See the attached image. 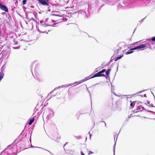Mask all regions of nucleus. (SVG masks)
<instances>
[{"mask_svg": "<svg viewBox=\"0 0 155 155\" xmlns=\"http://www.w3.org/2000/svg\"><path fill=\"white\" fill-rule=\"evenodd\" d=\"M34 67V71H35V76L34 75L32 71V72L33 75L35 78L37 80L39 81H41V79L40 78H39V64L38 63L37 61H35L31 65V67Z\"/></svg>", "mask_w": 155, "mask_h": 155, "instance_id": "nucleus-1", "label": "nucleus"}, {"mask_svg": "<svg viewBox=\"0 0 155 155\" xmlns=\"http://www.w3.org/2000/svg\"><path fill=\"white\" fill-rule=\"evenodd\" d=\"M45 114H47L46 119L49 120L51 119L54 116V112L53 111L52 109L49 108L45 110Z\"/></svg>", "mask_w": 155, "mask_h": 155, "instance_id": "nucleus-2", "label": "nucleus"}, {"mask_svg": "<svg viewBox=\"0 0 155 155\" xmlns=\"http://www.w3.org/2000/svg\"><path fill=\"white\" fill-rule=\"evenodd\" d=\"M0 9L6 12H8V9L6 6L3 5L0 3Z\"/></svg>", "mask_w": 155, "mask_h": 155, "instance_id": "nucleus-3", "label": "nucleus"}, {"mask_svg": "<svg viewBox=\"0 0 155 155\" xmlns=\"http://www.w3.org/2000/svg\"><path fill=\"white\" fill-rule=\"evenodd\" d=\"M145 49L144 48V45L143 44H141L140 45L137 46L134 48H133L132 50H137L139 49L140 50H144Z\"/></svg>", "mask_w": 155, "mask_h": 155, "instance_id": "nucleus-4", "label": "nucleus"}, {"mask_svg": "<svg viewBox=\"0 0 155 155\" xmlns=\"http://www.w3.org/2000/svg\"><path fill=\"white\" fill-rule=\"evenodd\" d=\"M119 0H117V1H115L114 0L107 1V3L110 5H113L116 4Z\"/></svg>", "mask_w": 155, "mask_h": 155, "instance_id": "nucleus-5", "label": "nucleus"}, {"mask_svg": "<svg viewBox=\"0 0 155 155\" xmlns=\"http://www.w3.org/2000/svg\"><path fill=\"white\" fill-rule=\"evenodd\" d=\"M38 1L41 4L43 5H46L48 6L49 2L48 0H38Z\"/></svg>", "mask_w": 155, "mask_h": 155, "instance_id": "nucleus-6", "label": "nucleus"}, {"mask_svg": "<svg viewBox=\"0 0 155 155\" xmlns=\"http://www.w3.org/2000/svg\"><path fill=\"white\" fill-rule=\"evenodd\" d=\"M100 76L105 77V75L104 74H102L101 71H100L95 74L93 76L91 77V78H93L95 77Z\"/></svg>", "mask_w": 155, "mask_h": 155, "instance_id": "nucleus-7", "label": "nucleus"}, {"mask_svg": "<svg viewBox=\"0 0 155 155\" xmlns=\"http://www.w3.org/2000/svg\"><path fill=\"white\" fill-rule=\"evenodd\" d=\"M146 41H148L150 46H151L152 48H154L155 46V42L153 41H152L150 39H146Z\"/></svg>", "mask_w": 155, "mask_h": 155, "instance_id": "nucleus-8", "label": "nucleus"}, {"mask_svg": "<svg viewBox=\"0 0 155 155\" xmlns=\"http://www.w3.org/2000/svg\"><path fill=\"white\" fill-rule=\"evenodd\" d=\"M143 45H144V48L145 49L148 48L151 49H152V47H151V46H150V44L149 43L148 41H147L144 44H143Z\"/></svg>", "mask_w": 155, "mask_h": 155, "instance_id": "nucleus-9", "label": "nucleus"}, {"mask_svg": "<svg viewBox=\"0 0 155 155\" xmlns=\"http://www.w3.org/2000/svg\"><path fill=\"white\" fill-rule=\"evenodd\" d=\"M40 24L43 27H46L51 26L50 25H48V24H46L45 22L43 21H40Z\"/></svg>", "mask_w": 155, "mask_h": 155, "instance_id": "nucleus-10", "label": "nucleus"}, {"mask_svg": "<svg viewBox=\"0 0 155 155\" xmlns=\"http://www.w3.org/2000/svg\"><path fill=\"white\" fill-rule=\"evenodd\" d=\"M73 84H65L64 85H63L60 86H59L58 87L57 89L58 88H60L63 87H67L69 86H70L71 85H72Z\"/></svg>", "mask_w": 155, "mask_h": 155, "instance_id": "nucleus-11", "label": "nucleus"}, {"mask_svg": "<svg viewBox=\"0 0 155 155\" xmlns=\"http://www.w3.org/2000/svg\"><path fill=\"white\" fill-rule=\"evenodd\" d=\"M3 66H2L1 68V71L0 72V78L2 79V78H3L4 75V74L3 72V71H4L3 70Z\"/></svg>", "mask_w": 155, "mask_h": 155, "instance_id": "nucleus-12", "label": "nucleus"}, {"mask_svg": "<svg viewBox=\"0 0 155 155\" xmlns=\"http://www.w3.org/2000/svg\"><path fill=\"white\" fill-rule=\"evenodd\" d=\"M82 14L84 15H85L87 17H88L90 15L89 12H88V10L87 11V12L86 11H82Z\"/></svg>", "mask_w": 155, "mask_h": 155, "instance_id": "nucleus-13", "label": "nucleus"}, {"mask_svg": "<svg viewBox=\"0 0 155 155\" xmlns=\"http://www.w3.org/2000/svg\"><path fill=\"white\" fill-rule=\"evenodd\" d=\"M74 152V150H67V153L68 154L71 155H73Z\"/></svg>", "mask_w": 155, "mask_h": 155, "instance_id": "nucleus-14", "label": "nucleus"}, {"mask_svg": "<svg viewBox=\"0 0 155 155\" xmlns=\"http://www.w3.org/2000/svg\"><path fill=\"white\" fill-rule=\"evenodd\" d=\"M123 56V54H120V55H118L117 57L115 59L114 61H117L119 59H120Z\"/></svg>", "mask_w": 155, "mask_h": 155, "instance_id": "nucleus-15", "label": "nucleus"}, {"mask_svg": "<svg viewBox=\"0 0 155 155\" xmlns=\"http://www.w3.org/2000/svg\"><path fill=\"white\" fill-rule=\"evenodd\" d=\"M34 120H35L34 118V117H33L31 119H30V120H29V121L28 123V124L29 125H31L32 124L33 122L34 121Z\"/></svg>", "mask_w": 155, "mask_h": 155, "instance_id": "nucleus-16", "label": "nucleus"}, {"mask_svg": "<svg viewBox=\"0 0 155 155\" xmlns=\"http://www.w3.org/2000/svg\"><path fill=\"white\" fill-rule=\"evenodd\" d=\"M91 76V75L89 77H87L85 78H84L83 79L81 80V81H82V82H83L85 81H87V80L91 78V77H90Z\"/></svg>", "mask_w": 155, "mask_h": 155, "instance_id": "nucleus-17", "label": "nucleus"}, {"mask_svg": "<svg viewBox=\"0 0 155 155\" xmlns=\"http://www.w3.org/2000/svg\"><path fill=\"white\" fill-rule=\"evenodd\" d=\"M141 109H142L143 110H145L146 109L144 108V107L141 106H139L137 107V110H140Z\"/></svg>", "mask_w": 155, "mask_h": 155, "instance_id": "nucleus-18", "label": "nucleus"}, {"mask_svg": "<svg viewBox=\"0 0 155 155\" xmlns=\"http://www.w3.org/2000/svg\"><path fill=\"white\" fill-rule=\"evenodd\" d=\"M121 47H120L119 48H118L117 50H115L114 51V54H117L118 53L119 51L121 50Z\"/></svg>", "mask_w": 155, "mask_h": 155, "instance_id": "nucleus-19", "label": "nucleus"}, {"mask_svg": "<svg viewBox=\"0 0 155 155\" xmlns=\"http://www.w3.org/2000/svg\"><path fill=\"white\" fill-rule=\"evenodd\" d=\"M132 49H133V48H131L130 50H128L126 53V54H127L132 53L133 52L132 51L134 50H132Z\"/></svg>", "mask_w": 155, "mask_h": 155, "instance_id": "nucleus-20", "label": "nucleus"}, {"mask_svg": "<svg viewBox=\"0 0 155 155\" xmlns=\"http://www.w3.org/2000/svg\"><path fill=\"white\" fill-rule=\"evenodd\" d=\"M10 52L9 51H7L4 54V55H5L6 58H7L9 55Z\"/></svg>", "mask_w": 155, "mask_h": 155, "instance_id": "nucleus-21", "label": "nucleus"}, {"mask_svg": "<svg viewBox=\"0 0 155 155\" xmlns=\"http://www.w3.org/2000/svg\"><path fill=\"white\" fill-rule=\"evenodd\" d=\"M82 83V81L81 80H80V81H79L75 82L74 83H72L70 84H73L72 85H74V84H79L81 83Z\"/></svg>", "mask_w": 155, "mask_h": 155, "instance_id": "nucleus-22", "label": "nucleus"}, {"mask_svg": "<svg viewBox=\"0 0 155 155\" xmlns=\"http://www.w3.org/2000/svg\"><path fill=\"white\" fill-rule=\"evenodd\" d=\"M111 71V69H108L107 71L106 72V74L107 76H108L109 74H110V72Z\"/></svg>", "mask_w": 155, "mask_h": 155, "instance_id": "nucleus-23", "label": "nucleus"}, {"mask_svg": "<svg viewBox=\"0 0 155 155\" xmlns=\"http://www.w3.org/2000/svg\"><path fill=\"white\" fill-rule=\"evenodd\" d=\"M14 1H15V5L16 7L18 5V1L17 0H13Z\"/></svg>", "mask_w": 155, "mask_h": 155, "instance_id": "nucleus-24", "label": "nucleus"}, {"mask_svg": "<svg viewBox=\"0 0 155 155\" xmlns=\"http://www.w3.org/2000/svg\"><path fill=\"white\" fill-rule=\"evenodd\" d=\"M116 141H115V144L113 146V151H114V155L115 154V145H116Z\"/></svg>", "mask_w": 155, "mask_h": 155, "instance_id": "nucleus-25", "label": "nucleus"}, {"mask_svg": "<svg viewBox=\"0 0 155 155\" xmlns=\"http://www.w3.org/2000/svg\"><path fill=\"white\" fill-rule=\"evenodd\" d=\"M27 0H23L22 1V4L23 5H25L26 3Z\"/></svg>", "mask_w": 155, "mask_h": 155, "instance_id": "nucleus-26", "label": "nucleus"}, {"mask_svg": "<svg viewBox=\"0 0 155 155\" xmlns=\"http://www.w3.org/2000/svg\"><path fill=\"white\" fill-rule=\"evenodd\" d=\"M75 137L78 139H79L81 138V137L80 136H75Z\"/></svg>", "mask_w": 155, "mask_h": 155, "instance_id": "nucleus-27", "label": "nucleus"}, {"mask_svg": "<svg viewBox=\"0 0 155 155\" xmlns=\"http://www.w3.org/2000/svg\"><path fill=\"white\" fill-rule=\"evenodd\" d=\"M38 147V148H41V149H43L44 150H46V151H48V152H49L50 153H51V152H50V151H49V150H46V149H44V148H41V147Z\"/></svg>", "mask_w": 155, "mask_h": 155, "instance_id": "nucleus-28", "label": "nucleus"}, {"mask_svg": "<svg viewBox=\"0 0 155 155\" xmlns=\"http://www.w3.org/2000/svg\"><path fill=\"white\" fill-rule=\"evenodd\" d=\"M150 39H151L152 40V41L155 42V36L152 38H151Z\"/></svg>", "mask_w": 155, "mask_h": 155, "instance_id": "nucleus-29", "label": "nucleus"}, {"mask_svg": "<svg viewBox=\"0 0 155 155\" xmlns=\"http://www.w3.org/2000/svg\"><path fill=\"white\" fill-rule=\"evenodd\" d=\"M106 71L105 69H103L101 72L102 74V73H104Z\"/></svg>", "mask_w": 155, "mask_h": 155, "instance_id": "nucleus-30", "label": "nucleus"}, {"mask_svg": "<svg viewBox=\"0 0 155 155\" xmlns=\"http://www.w3.org/2000/svg\"><path fill=\"white\" fill-rule=\"evenodd\" d=\"M31 20H33V21H36L33 18H31L29 20V21H30Z\"/></svg>", "mask_w": 155, "mask_h": 155, "instance_id": "nucleus-31", "label": "nucleus"}, {"mask_svg": "<svg viewBox=\"0 0 155 155\" xmlns=\"http://www.w3.org/2000/svg\"><path fill=\"white\" fill-rule=\"evenodd\" d=\"M52 15L53 16H59V15L55 13L52 14Z\"/></svg>", "mask_w": 155, "mask_h": 155, "instance_id": "nucleus-32", "label": "nucleus"}, {"mask_svg": "<svg viewBox=\"0 0 155 155\" xmlns=\"http://www.w3.org/2000/svg\"><path fill=\"white\" fill-rule=\"evenodd\" d=\"M68 142H67L64 145V146H63V148H64V150L65 151V148H64V147L67 144H68Z\"/></svg>", "mask_w": 155, "mask_h": 155, "instance_id": "nucleus-33", "label": "nucleus"}, {"mask_svg": "<svg viewBox=\"0 0 155 155\" xmlns=\"http://www.w3.org/2000/svg\"><path fill=\"white\" fill-rule=\"evenodd\" d=\"M93 152H92V151H89L88 152V155H90L91 154H93Z\"/></svg>", "mask_w": 155, "mask_h": 155, "instance_id": "nucleus-34", "label": "nucleus"}, {"mask_svg": "<svg viewBox=\"0 0 155 155\" xmlns=\"http://www.w3.org/2000/svg\"><path fill=\"white\" fill-rule=\"evenodd\" d=\"M145 18H144L143 19H142L140 21H139V22L140 23V24L142 22H143V21L144 20V19Z\"/></svg>", "mask_w": 155, "mask_h": 155, "instance_id": "nucleus-35", "label": "nucleus"}, {"mask_svg": "<svg viewBox=\"0 0 155 155\" xmlns=\"http://www.w3.org/2000/svg\"><path fill=\"white\" fill-rule=\"evenodd\" d=\"M147 111L150 113H153L154 114V113H155V112H154L153 111H151V110H147Z\"/></svg>", "mask_w": 155, "mask_h": 155, "instance_id": "nucleus-36", "label": "nucleus"}, {"mask_svg": "<svg viewBox=\"0 0 155 155\" xmlns=\"http://www.w3.org/2000/svg\"><path fill=\"white\" fill-rule=\"evenodd\" d=\"M130 106L131 107H133L134 106V105H133V102H131L130 104Z\"/></svg>", "mask_w": 155, "mask_h": 155, "instance_id": "nucleus-37", "label": "nucleus"}, {"mask_svg": "<svg viewBox=\"0 0 155 155\" xmlns=\"http://www.w3.org/2000/svg\"><path fill=\"white\" fill-rule=\"evenodd\" d=\"M38 31L40 32H41V33H45L46 32V31H41L40 30H38Z\"/></svg>", "mask_w": 155, "mask_h": 155, "instance_id": "nucleus-38", "label": "nucleus"}, {"mask_svg": "<svg viewBox=\"0 0 155 155\" xmlns=\"http://www.w3.org/2000/svg\"><path fill=\"white\" fill-rule=\"evenodd\" d=\"M139 42H135L133 44H132V45H135L136 44H137Z\"/></svg>", "mask_w": 155, "mask_h": 155, "instance_id": "nucleus-39", "label": "nucleus"}, {"mask_svg": "<svg viewBox=\"0 0 155 155\" xmlns=\"http://www.w3.org/2000/svg\"><path fill=\"white\" fill-rule=\"evenodd\" d=\"M14 49H18L19 48V47H13V48Z\"/></svg>", "mask_w": 155, "mask_h": 155, "instance_id": "nucleus-40", "label": "nucleus"}, {"mask_svg": "<svg viewBox=\"0 0 155 155\" xmlns=\"http://www.w3.org/2000/svg\"><path fill=\"white\" fill-rule=\"evenodd\" d=\"M81 155H85L82 151H81Z\"/></svg>", "mask_w": 155, "mask_h": 155, "instance_id": "nucleus-41", "label": "nucleus"}, {"mask_svg": "<svg viewBox=\"0 0 155 155\" xmlns=\"http://www.w3.org/2000/svg\"><path fill=\"white\" fill-rule=\"evenodd\" d=\"M2 14L4 15H6V13H5V12H3L2 13Z\"/></svg>", "mask_w": 155, "mask_h": 155, "instance_id": "nucleus-42", "label": "nucleus"}, {"mask_svg": "<svg viewBox=\"0 0 155 155\" xmlns=\"http://www.w3.org/2000/svg\"><path fill=\"white\" fill-rule=\"evenodd\" d=\"M48 18H47L45 20V22H47L48 21Z\"/></svg>", "mask_w": 155, "mask_h": 155, "instance_id": "nucleus-43", "label": "nucleus"}, {"mask_svg": "<svg viewBox=\"0 0 155 155\" xmlns=\"http://www.w3.org/2000/svg\"><path fill=\"white\" fill-rule=\"evenodd\" d=\"M87 91H88V92H89V93L90 94H91L90 92V91H89V90H88V89H87Z\"/></svg>", "mask_w": 155, "mask_h": 155, "instance_id": "nucleus-44", "label": "nucleus"}, {"mask_svg": "<svg viewBox=\"0 0 155 155\" xmlns=\"http://www.w3.org/2000/svg\"><path fill=\"white\" fill-rule=\"evenodd\" d=\"M55 96V95H51V97H54V96Z\"/></svg>", "mask_w": 155, "mask_h": 155, "instance_id": "nucleus-45", "label": "nucleus"}, {"mask_svg": "<svg viewBox=\"0 0 155 155\" xmlns=\"http://www.w3.org/2000/svg\"><path fill=\"white\" fill-rule=\"evenodd\" d=\"M147 101V104H150V102L149 101Z\"/></svg>", "mask_w": 155, "mask_h": 155, "instance_id": "nucleus-46", "label": "nucleus"}, {"mask_svg": "<svg viewBox=\"0 0 155 155\" xmlns=\"http://www.w3.org/2000/svg\"><path fill=\"white\" fill-rule=\"evenodd\" d=\"M109 62L108 63H107V64H106V66H108L109 65Z\"/></svg>", "mask_w": 155, "mask_h": 155, "instance_id": "nucleus-47", "label": "nucleus"}, {"mask_svg": "<svg viewBox=\"0 0 155 155\" xmlns=\"http://www.w3.org/2000/svg\"><path fill=\"white\" fill-rule=\"evenodd\" d=\"M102 122H104V124H105V126H106V124L105 122L103 121H102Z\"/></svg>", "mask_w": 155, "mask_h": 155, "instance_id": "nucleus-48", "label": "nucleus"}, {"mask_svg": "<svg viewBox=\"0 0 155 155\" xmlns=\"http://www.w3.org/2000/svg\"><path fill=\"white\" fill-rule=\"evenodd\" d=\"M144 97H146V94H145L144 95Z\"/></svg>", "mask_w": 155, "mask_h": 155, "instance_id": "nucleus-49", "label": "nucleus"}, {"mask_svg": "<svg viewBox=\"0 0 155 155\" xmlns=\"http://www.w3.org/2000/svg\"><path fill=\"white\" fill-rule=\"evenodd\" d=\"M91 134H90V138L91 139Z\"/></svg>", "mask_w": 155, "mask_h": 155, "instance_id": "nucleus-50", "label": "nucleus"}, {"mask_svg": "<svg viewBox=\"0 0 155 155\" xmlns=\"http://www.w3.org/2000/svg\"><path fill=\"white\" fill-rule=\"evenodd\" d=\"M31 147H34L33 146H32V145H31Z\"/></svg>", "mask_w": 155, "mask_h": 155, "instance_id": "nucleus-51", "label": "nucleus"}, {"mask_svg": "<svg viewBox=\"0 0 155 155\" xmlns=\"http://www.w3.org/2000/svg\"><path fill=\"white\" fill-rule=\"evenodd\" d=\"M87 34L88 35V36L89 37H91L89 35Z\"/></svg>", "mask_w": 155, "mask_h": 155, "instance_id": "nucleus-52", "label": "nucleus"}, {"mask_svg": "<svg viewBox=\"0 0 155 155\" xmlns=\"http://www.w3.org/2000/svg\"><path fill=\"white\" fill-rule=\"evenodd\" d=\"M52 21H53V22H54V20H52Z\"/></svg>", "mask_w": 155, "mask_h": 155, "instance_id": "nucleus-53", "label": "nucleus"}, {"mask_svg": "<svg viewBox=\"0 0 155 155\" xmlns=\"http://www.w3.org/2000/svg\"><path fill=\"white\" fill-rule=\"evenodd\" d=\"M112 62V60H110V61L109 63H110V62Z\"/></svg>", "mask_w": 155, "mask_h": 155, "instance_id": "nucleus-54", "label": "nucleus"}, {"mask_svg": "<svg viewBox=\"0 0 155 155\" xmlns=\"http://www.w3.org/2000/svg\"><path fill=\"white\" fill-rule=\"evenodd\" d=\"M123 3L124 4V5L125 4L124 1Z\"/></svg>", "mask_w": 155, "mask_h": 155, "instance_id": "nucleus-55", "label": "nucleus"}, {"mask_svg": "<svg viewBox=\"0 0 155 155\" xmlns=\"http://www.w3.org/2000/svg\"><path fill=\"white\" fill-rule=\"evenodd\" d=\"M118 66L117 67V70H118Z\"/></svg>", "mask_w": 155, "mask_h": 155, "instance_id": "nucleus-56", "label": "nucleus"}, {"mask_svg": "<svg viewBox=\"0 0 155 155\" xmlns=\"http://www.w3.org/2000/svg\"><path fill=\"white\" fill-rule=\"evenodd\" d=\"M143 92V91H140L139 93H141Z\"/></svg>", "mask_w": 155, "mask_h": 155, "instance_id": "nucleus-57", "label": "nucleus"}, {"mask_svg": "<svg viewBox=\"0 0 155 155\" xmlns=\"http://www.w3.org/2000/svg\"><path fill=\"white\" fill-rule=\"evenodd\" d=\"M153 119L154 120H155V118H153V119Z\"/></svg>", "mask_w": 155, "mask_h": 155, "instance_id": "nucleus-58", "label": "nucleus"}, {"mask_svg": "<svg viewBox=\"0 0 155 155\" xmlns=\"http://www.w3.org/2000/svg\"><path fill=\"white\" fill-rule=\"evenodd\" d=\"M151 106H152V107H154L153 106V105H152Z\"/></svg>", "mask_w": 155, "mask_h": 155, "instance_id": "nucleus-59", "label": "nucleus"}, {"mask_svg": "<svg viewBox=\"0 0 155 155\" xmlns=\"http://www.w3.org/2000/svg\"><path fill=\"white\" fill-rule=\"evenodd\" d=\"M99 84L97 83V84H95V85H96V84Z\"/></svg>", "mask_w": 155, "mask_h": 155, "instance_id": "nucleus-60", "label": "nucleus"}, {"mask_svg": "<svg viewBox=\"0 0 155 155\" xmlns=\"http://www.w3.org/2000/svg\"><path fill=\"white\" fill-rule=\"evenodd\" d=\"M88 134H90V132H88Z\"/></svg>", "mask_w": 155, "mask_h": 155, "instance_id": "nucleus-61", "label": "nucleus"}, {"mask_svg": "<svg viewBox=\"0 0 155 155\" xmlns=\"http://www.w3.org/2000/svg\"><path fill=\"white\" fill-rule=\"evenodd\" d=\"M56 89H57V88H55L54 90H55Z\"/></svg>", "mask_w": 155, "mask_h": 155, "instance_id": "nucleus-62", "label": "nucleus"}, {"mask_svg": "<svg viewBox=\"0 0 155 155\" xmlns=\"http://www.w3.org/2000/svg\"><path fill=\"white\" fill-rule=\"evenodd\" d=\"M117 137L116 140L117 139Z\"/></svg>", "mask_w": 155, "mask_h": 155, "instance_id": "nucleus-63", "label": "nucleus"}, {"mask_svg": "<svg viewBox=\"0 0 155 155\" xmlns=\"http://www.w3.org/2000/svg\"><path fill=\"white\" fill-rule=\"evenodd\" d=\"M144 117V118H146V117Z\"/></svg>", "mask_w": 155, "mask_h": 155, "instance_id": "nucleus-64", "label": "nucleus"}]
</instances>
